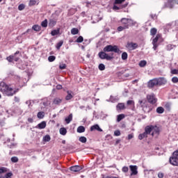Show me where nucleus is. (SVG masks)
<instances>
[{"mask_svg":"<svg viewBox=\"0 0 178 178\" xmlns=\"http://www.w3.org/2000/svg\"><path fill=\"white\" fill-rule=\"evenodd\" d=\"M19 90V88H13L12 85H8L5 82L0 83V91L3 95H6V97H13V95H16Z\"/></svg>","mask_w":178,"mask_h":178,"instance_id":"f257e3e1","label":"nucleus"},{"mask_svg":"<svg viewBox=\"0 0 178 178\" xmlns=\"http://www.w3.org/2000/svg\"><path fill=\"white\" fill-rule=\"evenodd\" d=\"M167 81L165 78H154L153 79L149 80L147 82V88H154V87H159L161 86H165Z\"/></svg>","mask_w":178,"mask_h":178,"instance_id":"f03ea898","label":"nucleus"},{"mask_svg":"<svg viewBox=\"0 0 178 178\" xmlns=\"http://www.w3.org/2000/svg\"><path fill=\"white\" fill-rule=\"evenodd\" d=\"M138 104H140V106L142 108L145 113H149V112L152 111V108L148 106V102L147 99H143L142 100H139Z\"/></svg>","mask_w":178,"mask_h":178,"instance_id":"7ed1b4c3","label":"nucleus"},{"mask_svg":"<svg viewBox=\"0 0 178 178\" xmlns=\"http://www.w3.org/2000/svg\"><path fill=\"white\" fill-rule=\"evenodd\" d=\"M103 51L104 52H115V54H119L120 52V49L118 48V46H112L111 44L106 46L103 49Z\"/></svg>","mask_w":178,"mask_h":178,"instance_id":"20e7f679","label":"nucleus"},{"mask_svg":"<svg viewBox=\"0 0 178 178\" xmlns=\"http://www.w3.org/2000/svg\"><path fill=\"white\" fill-rule=\"evenodd\" d=\"M147 129H150V133L152 132L151 135L152 137H154V136H158L161 133L159 127L156 125H147Z\"/></svg>","mask_w":178,"mask_h":178,"instance_id":"39448f33","label":"nucleus"},{"mask_svg":"<svg viewBox=\"0 0 178 178\" xmlns=\"http://www.w3.org/2000/svg\"><path fill=\"white\" fill-rule=\"evenodd\" d=\"M146 98H147V102H149V104H151V105H155V104H156L158 101V99H156V97L154 93L147 95Z\"/></svg>","mask_w":178,"mask_h":178,"instance_id":"423d86ee","label":"nucleus"},{"mask_svg":"<svg viewBox=\"0 0 178 178\" xmlns=\"http://www.w3.org/2000/svg\"><path fill=\"white\" fill-rule=\"evenodd\" d=\"M148 134H151V129L150 128H147V127L146 126L145 128V132L139 134L138 138L140 140H143V138H147L148 137Z\"/></svg>","mask_w":178,"mask_h":178,"instance_id":"0eeeda50","label":"nucleus"},{"mask_svg":"<svg viewBox=\"0 0 178 178\" xmlns=\"http://www.w3.org/2000/svg\"><path fill=\"white\" fill-rule=\"evenodd\" d=\"M106 51L99 52V58H100V59H106V60H112V59H113V56L108 55V54H106Z\"/></svg>","mask_w":178,"mask_h":178,"instance_id":"6e6552de","label":"nucleus"},{"mask_svg":"<svg viewBox=\"0 0 178 178\" xmlns=\"http://www.w3.org/2000/svg\"><path fill=\"white\" fill-rule=\"evenodd\" d=\"M126 48L128 51H134V49H137V48H138V44L133 42H128L126 44Z\"/></svg>","mask_w":178,"mask_h":178,"instance_id":"1a4fd4ad","label":"nucleus"},{"mask_svg":"<svg viewBox=\"0 0 178 178\" xmlns=\"http://www.w3.org/2000/svg\"><path fill=\"white\" fill-rule=\"evenodd\" d=\"M120 22L122 26H124V27H127V29H129V26L133 23V20L129 18H122Z\"/></svg>","mask_w":178,"mask_h":178,"instance_id":"9d476101","label":"nucleus"},{"mask_svg":"<svg viewBox=\"0 0 178 178\" xmlns=\"http://www.w3.org/2000/svg\"><path fill=\"white\" fill-rule=\"evenodd\" d=\"M167 27L168 29H173L175 31H178V20L168 23Z\"/></svg>","mask_w":178,"mask_h":178,"instance_id":"9b49d317","label":"nucleus"},{"mask_svg":"<svg viewBox=\"0 0 178 178\" xmlns=\"http://www.w3.org/2000/svg\"><path fill=\"white\" fill-rule=\"evenodd\" d=\"M129 169L131 172V176H136V175H138V171L137 170L138 167H137V165H129Z\"/></svg>","mask_w":178,"mask_h":178,"instance_id":"f8f14e48","label":"nucleus"},{"mask_svg":"<svg viewBox=\"0 0 178 178\" xmlns=\"http://www.w3.org/2000/svg\"><path fill=\"white\" fill-rule=\"evenodd\" d=\"M74 97V93L72 90H67V95L65 96V101H70Z\"/></svg>","mask_w":178,"mask_h":178,"instance_id":"ddd939ff","label":"nucleus"},{"mask_svg":"<svg viewBox=\"0 0 178 178\" xmlns=\"http://www.w3.org/2000/svg\"><path fill=\"white\" fill-rule=\"evenodd\" d=\"M169 162L172 166H178V158L170 157Z\"/></svg>","mask_w":178,"mask_h":178,"instance_id":"4468645a","label":"nucleus"},{"mask_svg":"<svg viewBox=\"0 0 178 178\" xmlns=\"http://www.w3.org/2000/svg\"><path fill=\"white\" fill-rule=\"evenodd\" d=\"M70 170L72 172H80V170H83V166L81 165H73L70 167Z\"/></svg>","mask_w":178,"mask_h":178,"instance_id":"2eb2a0df","label":"nucleus"},{"mask_svg":"<svg viewBox=\"0 0 178 178\" xmlns=\"http://www.w3.org/2000/svg\"><path fill=\"white\" fill-rule=\"evenodd\" d=\"M127 6V4L121 5L120 6H116L115 3H113V10H120V9H123Z\"/></svg>","mask_w":178,"mask_h":178,"instance_id":"dca6fc26","label":"nucleus"},{"mask_svg":"<svg viewBox=\"0 0 178 178\" xmlns=\"http://www.w3.org/2000/svg\"><path fill=\"white\" fill-rule=\"evenodd\" d=\"M45 127H47V122L45 121L39 123L36 126V129H40V130H42V129H45Z\"/></svg>","mask_w":178,"mask_h":178,"instance_id":"f3484780","label":"nucleus"},{"mask_svg":"<svg viewBox=\"0 0 178 178\" xmlns=\"http://www.w3.org/2000/svg\"><path fill=\"white\" fill-rule=\"evenodd\" d=\"M94 130H97V131H102V129H101L99 127V125H98V124L92 125L90 127V131H94Z\"/></svg>","mask_w":178,"mask_h":178,"instance_id":"a211bd4d","label":"nucleus"},{"mask_svg":"<svg viewBox=\"0 0 178 178\" xmlns=\"http://www.w3.org/2000/svg\"><path fill=\"white\" fill-rule=\"evenodd\" d=\"M54 26H56V19H50L49 20V27H54Z\"/></svg>","mask_w":178,"mask_h":178,"instance_id":"6ab92c4d","label":"nucleus"},{"mask_svg":"<svg viewBox=\"0 0 178 178\" xmlns=\"http://www.w3.org/2000/svg\"><path fill=\"white\" fill-rule=\"evenodd\" d=\"M53 104L54 105H60V104H62V99L60 97H56L53 101Z\"/></svg>","mask_w":178,"mask_h":178,"instance_id":"aec40b11","label":"nucleus"},{"mask_svg":"<svg viewBox=\"0 0 178 178\" xmlns=\"http://www.w3.org/2000/svg\"><path fill=\"white\" fill-rule=\"evenodd\" d=\"M65 123H67V124H69V123H70V122H72V120H73V114H70L66 118H65Z\"/></svg>","mask_w":178,"mask_h":178,"instance_id":"412c9836","label":"nucleus"},{"mask_svg":"<svg viewBox=\"0 0 178 178\" xmlns=\"http://www.w3.org/2000/svg\"><path fill=\"white\" fill-rule=\"evenodd\" d=\"M60 33V29H54L51 31V34L53 37H55V35H58Z\"/></svg>","mask_w":178,"mask_h":178,"instance_id":"4be33fe9","label":"nucleus"},{"mask_svg":"<svg viewBox=\"0 0 178 178\" xmlns=\"http://www.w3.org/2000/svg\"><path fill=\"white\" fill-rule=\"evenodd\" d=\"M125 108L124 103H119L117 105V109H119L120 111H123Z\"/></svg>","mask_w":178,"mask_h":178,"instance_id":"5701e85b","label":"nucleus"},{"mask_svg":"<svg viewBox=\"0 0 178 178\" xmlns=\"http://www.w3.org/2000/svg\"><path fill=\"white\" fill-rule=\"evenodd\" d=\"M32 30H34V31H40L41 26L38 24H35L32 26Z\"/></svg>","mask_w":178,"mask_h":178,"instance_id":"b1692460","label":"nucleus"},{"mask_svg":"<svg viewBox=\"0 0 178 178\" xmlns=\"http://www.w3.org/2000/svg\"><path fill=\"white\" fill-rule=\"evenodd\" d=\"M67 133V130L66 129V128L63 127L60 129V134H61V136H66Z\"/></svg>","mask_w":178,"mask_h":178,"instance_id":"393cba45","label":"nucleus"},{"mask_svg":"<svg viewBox=\"0 0 178 178\" xmlns=\"http://www.w3.org/2000/svg\"><path fill=\"white\" fill-rule=\"evenodd\" d=\"M45 116V113L44 111H40L38 113L37 117L38 119H44V117Z\"/></svg>","mask_w":178,"mask_h":178,"instance_id":"a878e982","label":"nucleus"},{"mask_svg":"<svg viewBox=\"0 0 178 178\" xmlns=\"http://www.w3.org/2000/svg\"><path fill=\"white\" fill-rule=\"evenodd\" d=\"M71 34H72V35H76L79 34V29H77V28L72 29Z\"/></svg>","mask_w":178,"mask_h":178,"instance_id":"bb28decb","label":"nucleus"},{"mask_svg":"<svg viewBox=\"0 0 178 178\" xmlns=\"http://www.w3.org/2000/svg\"><path fill=\"white\" fill-rule=\"evenodd\" d=\"M86 131V128L83 126H79L77 128V133H84Z\"/></svg>","mask_w":178,"mask_h":178,"instance_id":"cd10ccee","label":"nucleus"},{"mask_svg":"<svg viewBox=\"0 0 178 178\" xmlns=\"http://www.w3.org/2000/svg\"><path fill=\"white\" fill-rule=\"evenodd\" d=\"M140 67H145L147 66V61L145 60H140L139 62Z\"/></svg>","mask_w":178,"mask_h":178,"instance_id":"c85d7f7f","label":"nucleus"},{"mask_svg":"<svg viewBox=\"0 0 178 178\" xmlns=\"http://www.w3.org/2000/svg\"><path fill=\"white\" fill-rule=\"evenodd\" d=\"M9 172V169L5 167L0 168V175H2V173H6Z\"/></svg>","mask_w":178,"mask_h":178,"instance_id":"c756f323","label":"nucleus"},{"mask_svg":"<svg viewBox=\"0 0 178 178\" xmlns=\"http://www.w3.org/2000/svg\"><path fill=\"white\" fill-rule=\"evenodd\" d=\"M165 112V108L162 106H159L156 108V113H163Z\"/></svg>","mask_w":178,"mask_h":178,"instance_id":"7c9ffc66","label":"nucleus"},{"mask_svg":"<svg viewBox=\"0 0 178 178\" xmlns=\"http://www.w3.org/2000/svg\"><path fill=\"white\" fill-rule=\"evenodd\" d=\"M13 59H15V56L10 55L6 58V60L9 62L10 63H12L13 62Z\"/></svg>","mask_w":178,"mask_h":178,"instance_id":"2f4dec72","label":"nucleus"},{"mask_svg":"<svg viewBox=\"0 0 178 178\" xmlns=\"http://www.w3.org/2000/svg\"><path fill=\"white\" fill-rule=\"evenodd\" d=\"M42 27H48V19H45L41 22Z\"/></svg>","mask_w":178,"mask_h":178,"instance_id":"473e14b6","label":"nucleus"},{"mask_svg":"<svg viewBox=\"0 0 178 178\" xmlns=\"http://www.w3.org/2000/svg\"><path fill=\"white\" fill-rule=\"evenodd\" d=\"M62 45H63V40H60L56 44V49L58 50L60 49V47H62Z\"/></svg>","mask_w":178,"mask_h":178,"instance_id":"72a5a7b5","label":"nucleus"},{"mask_svg":"<svg viewBox=\"0 0 178 178\" xmlns=\"http://www.w3.org/2000/svg\"><path fill=\"white\" fill-rule=\"evenodd\" d=\"M79 140L80 143H83V144H85V143H87V138H86L85 136L79 137Z\"/></svg>","mask_w":178,"mask_h":178,"instance_id":"f704fd0d","label":"nucleus"},{"mask_svg":"<svg viewBox=\"0 0 178 178\" xmlns=\"http://www.w3.org/2000/svg\"><path fill=\"white\" fill-rule=\"evenodd\" d=\"M161 38V34H157L155 38L153 39L152 42L158 43L159 40Z\"/></svg>","mask_w":178,"mask_h":178,"instance_id":"c9c22d12","label":"nucleus"},{"mask_svg":"<svg viewBox=\"0 0 178 178\" xmlns=\"http://www.w3.org/2000/svg\"><path fill=\"white\" fill-rule=\"evenodd\" d=\"M122 119H124V114H120L118 115L117 122H120Z\"/></svg>","mask_w":178,"mask_h":178,"instance_id":"e433bc0d","label":"nucleus"},{"mask_svg":"<svg viewBox=\"0 0 178 178\" xmlns=\"http://www.w3.org/2000/svg\"><path fill=\"white\" fill-rule=\"evenodd\" d=\"M11 162H13V163H17V162H19V158H17V156H13L11 158Z\"/></svg>","mask_w":178,"mask_h":178,"instance_id":"4c0bfd02","label":"nucleus"},{"mask_svg":"<svg viewBox=\"0 0 178 178\" xmlns=\"http://www.w3.org/2000/svg\"><path fill=\"white\" fill-rule=\"evenodd\" d=\"M118 31H123V30H127V26H120L117 29Z\"/></svg>","mask_w":178,"mask_h":178,"instance_id":"58836bf2","label":"nucleus"},{"mask_svg":"<svg viewBox=\"0 0 178 178\" xmlns=\"http://www.w3.org/2000/svg\"><path fill=\"white\" fill-rule=\"evenodd\" d=\"M128 56H128L127 52H123L122 54V60H126L127 59Z\"/></svg>","mask_w":178,"mask_h":178,"instance_id":"ea45409f","label":"nucleus"},{"mask_svg":"<svg viewBox=\"0 0 178 178\" xmlns=\"http://www.w3.org/2000/svg\"><path fill=\"white\" fill-rule=\"evenodd\" d=\"M125 0H115L114 5H122Z\"/></svg>","mask_w":178,"mask_h":178,"instance_id":"a19ab883","label":"nucleus"},{"mask_svg":"<svg viewBox=\"0 0 178 178\" xmlns=\"http://www.w3.org/2000/svg\"><path fill=\"white\" fill-rule=\"evenodd\" d=\"M156 32H157V30L155 29V28H152L151 30H150V34L151 35H155L156 34Z\"/></svg>","mask_w":178,"mask_h":178,"instance_id":"79ce46f5","label":"nucleus"},{"mask_svg":"<svg viewBox=\"0 0 178 178\" xmlns=\"http://www.w3.org/2000/svg\"><path fill=\"white\" fill-rule=\"evenodd\" d=\"M56 59V57L55 56H49L48 58L49 62H54Z\"/></svg>","mask_w":178,"mask_h":178,"instance_id":"37998d69","label":"nucleus"},{"mask_svg":"<svg viewBox=\"0 0 178 178\" xmlns=\"http://www.w3.org/2000/svg\"><path fill=\"white\" fill-rule=\"evenodd\" d=\"M44 141L48 142V141H51V136H49V135H46L44 138H43Z\"/></svg>","mask_w":178,"mask_h":178,"instance_id":"c03bdc74","label":"nucleus"},{"mask_svg":"<svg viewBox=\"0 0 178 178\" xmlns=\"http://www.w3.org/2000/svg\"><path fill=\"white\" fill-rule=\"evenodd\" d=\"M83 41H84V38H83V36H79L76 40V42H83Z\"/></svg>","mask_w":178,"mask_h":178,"instance_id":"a18cd8bd","label":"nucleus"},{"mask_svg":"<svg viewBox=\"0 0 178 178\" xmlns=\"http://www.w3.org/2000/svg\"><path fill=\"white\" fill-rule=\"evenodd\" d=\"M37 3V1L35 0H30L29 1V6H34Z\"/></svg>","mask_w":178,"mask_h":178,"instance_id":"49530a36","label":"nucleus"},{"mask_svg":"<svg viewBox=\"0 0 178 178\" xmlns=\"http://www.w3.org/2000/svg\"><path fill=\"white\" fill-rule=\"evenodd\" d=\"M178 149L175 151L173 153H172V156H171V158H178Z\"/></svg>","mask_w":178,"mask_h":178,"instance_id":"de8ad7c7","label":"nucleus"},{"mask_svg":"<svg viewBox=\"0 0 178 178\" xmlns=\"http://www.w3.org/2000/svg\"><path fill=\"white\" fill-rule=\"evenodd\" d=\"M171 81L176 84L178 82V78L177 76H174L172 78Z\"/></svg>","mask_w":178,"mask_h":178,"instance_id":"09e8293b","label":"nucleus"},{"mask_svg":"<svg viewBox=\"0 0 178 178\" xmlns=\"http://www.w3.org/2000/svg\"><path fill=\"white\" fill-rule=\"evenodd\" d=\"M12 176H13V174L12 172H8L6 174L4 178H12Z\"/></svg>","mask_w":178,"mask_h":178,"instance_id":"8fccbe9b","label":"nucleus"},{"mask_svg":"<svg viewBox=\"0 0 178 178\" xmlns=\"http://www.w3.org/2000/svg\"><path fill=\"white\" fill-rule=\"evenodd\" d=\"M122 172L124 173H127V172H129V167L127 166H124L122 169Z\"/></svg>","mask_w":178,"mask_h":178,"instance_id":"3c124183","label":"nucleus"},{"mask_svg":"<svg viewBox=\"0 0 178 178\" xmlns=\"http://www.w3.org/2000/svg\"><path fill=\"white\" fill-rule=\"evenodd\" d=\"M24 8H26L24 4H20L18 6V10H24Z\"/></svg>","mask_w":178,"mask_h":178,"instance_id":"603ef678","label":"nucleus"},{"mask_svg":"<svg viewBox=\"0 0 178 178\" xmlns=\"http://www.w3.org/2000/svg\"><path fill=\"white\" fill-rule=\"evenodd\" d=\"M152 45H153V49H154V51H156V49L158 48L159 47V44L156 43V42H152Z\"/></svg>","mask_w":178,"mask_h":178,"instance_id":"864d4df0","label":"nucleus"},{"mask_svg":"<svg viewBox=\"0 0 178 178\" xmlns=\"http://www.w3.org/2000/svg\"><path fill=\"white\" fill-rule=\"evenodd\" d=\"M99 69L100 70H104L105 69V65H104V64H102V63L99 64Z\"/></svg>","mask_w":178,"mask_h":178,"instance_id":"5fc2aeb1","label":"nucleus"},{"mask_svg":"<svg viewBox=\"0 0 178 178\" xmlns=\"http://www.w3.org/2000/svg\"><path fill=\"white\" fill-rule=\"evenodd\" d=\"M131 138H134V134L133 133L128 135L127 140H131Z\"/></svg>","mask_w":178,"mask_h":178,"instance_id":"6e6d98bb","label":"nucleus"},{"mask_svg":"<svg viewBox=\"0 0 178 178\" xmlns=\"http://www.w3.org/2000/svg\"><path fill=\"white\" fill-rule=\"evenodd\" d=\"M120 130H116L114 131V136H116L117 137L120 136Z\"/></svg>","mask_w":178,"mask_h":178,"instance_id":"4d7b16f0","label":"nucleus"},{"mask_svg":"<svg viewBox=\"0 0 178 178\" xmlns=\"http://www.w3.org/2000/svg\"><path fill=\"white\" fill-rule=\"evenodd\" d=\"M59 69H60V70H63V69H66V64L60 65Z\"/></svg>","mask_w":178,"mask_h":178,"instance_id":"13d9d810","label":"nucleus"},{"mask_svg":"<svg viewBox=\"0 0 178 178\" xmlns=\"http://www.w3.org/2000/svg\"><path fill=\"white\" fill-rule=\"evenodd\" d=\"M127 105H134V101H133V100H128L127 102Z\"/></svg>","mask_w":178,"mask_h":178,"instance_id":"bf43d9fd","label":"nucleus"},{"mask_svg":"<svg viewBox=\"0 0 178 178\" xmlns=\"http://www.w3.org/2000/svg\"><path fill=\"white\" fill-rule=\"evenodd\" d=\"M172 74H178V70L174 69L171 70Z\"/></svg>","mask_w":178,"mask_h":178,"instance_id":"052dcab7","label":"nucleus"},{"mask_svg":"<svg viewBox=\"0 0 178 178\" xmlns=\"http://www.w3.org/2000/svg\"><path fill=\"white\" fill-rule=\"evenodd\" d=\"M163 176H165V175L162 172H159L158 173V177L159 178H163Z\"/></svg>","mask_w":178,"mask_h":178,"instance_id":"680f3d73","label":"nucleus"},{"mask_svg":"<svg viewBox=\"0 0 178 178\" xmlns=\"http://www.w3.org/2000/svg\"><path fill=\"white\" fill-rule=\"evenodd\" d=\"M165 108H166V109H168V111H170V104L169 103H167L165 105Z\"/></svg>","mask_w":178,"mask_h":178,"instance_id":"e2e57ef3","label":"nucleus"},{"mask_svg":"<svg viewBox=\"0 0 178 178\" xmlns=\"http://www.w3.org/2000/svg\"><path fill=\"white\" fill-rule=\"evenodd\" d=\"M14 101H15V102H19V101H20V99H19V97H14Z\"/></svg>","mask_w":178,"mask_h":178,"instance_id":"0e129e2a","label":"nucleus"},{"mask_svg":"<svg viewBox=\"0 0 178 178\" xmlns=\"http://www.w3.org/2000/svg\"><path fill=\"white\" fill-rule=\"evenodd\" d=\"M56 88L57 90H62V85H57Z\"/></svg>","mask_w":178,"mask_h":178,"instance_id":"69168bd1","label":"nucleus"},{"mask_svg":"<svg viewBox=\"0 0 178 178\" xmlns=\"http://www.w3.org/2000/svg\"><path fill=\"white\" fill-rule=\"evenodd\" d=\"M15 62H17L19 60V57H16V56H14V59Z\"/></svg>","mask_w":178,"mask_h":178,"instance_id":"338daca9","label":"nucleus"},{"mask_svg":"<svg viewBox=\"0 0 178 178\" xmlns=\"http://www.w3.org/2000/svg\"><path fill=\"white\" fill-rule=\"evenodd\" d=\"M28 122H29V123H33V118H28Z\"/></svg>","mask_w":178,"mask_h":178,"instance_id":"774afa93","label":"nucleus"}]
</instances>
